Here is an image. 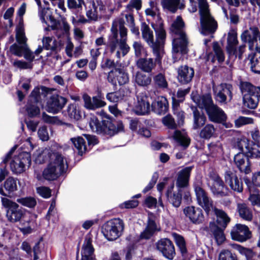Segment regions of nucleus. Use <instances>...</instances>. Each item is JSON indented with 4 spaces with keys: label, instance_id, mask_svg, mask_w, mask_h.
<instances>
[{
    "label": "nucleus",
    "instance_id": "nucleus-1",
    "mask_svg": "<svg viewBox=\"0 0 260 260\" xmlns=\"http://www.w3.org/2000/svg\"><path fill=\"white\" fill-rule=\"evenodd\" d=\"M192 99L200 108L206 110L211 121L221 123L226 120V114L221 108L213 104L210 94L202 96L199 95H193Z\"/></svg>",
    "mask_w": 260,
    "mask_h": 260
},
{
    "label": "nucleus",
    "instance_id": "nucleus-2",
    "mask_svg": "<svg viewBox=\"0 0 260 260\" xmlns=\"http://www.w3.org/2000/svg\"><path fill=\"white\" fill-rule=\"evenodd\" d=\"M184 26V22L180 16H177L171 24L170 30L175 35L173 41L174 53L186 54L187 52L188 39L183 29Z\"/></svg>",
    "mask_w": 260,
    "mask_h": 260
},
{
    "label": "nucleus",
    "instance_id": "nucleus-3",
    "mask_svg": "<svg viewBox=\"0 0 260 260\" xmlns=\"http://www.w3.org/2000/svg\"><path fill=\"white\" fill-rule=\"evenodd\" d=\"M201 32L204 35L212 34L217 28V22L212 16L207 0H199Z\"/></svg>",
    "mask_w": 260,
    "mask_h": 260
},
{
    "label": "nucleus",
    "instance_id": "nucleus-4",
    "mask_svg": "<svg viewBox=\"0 0 260 260\" xmlns=\"http://www.w3.org/2000/svg\"><path fill=\"white\" fill-rule=\"evenodd\" d=\"M124 228L123 221L119 218H115L107 221L103 225L102 233L107 240L113 241L122 235Z\"/></svg>",
    "mask_w": 260,
    "mask_h": 260
},
{
    "label": "nucleus",
    "instance_id": "nucleus-5",
    "mask_svg": "<svg viewBox=\"0 0 260 260\" xmlns=\"http://www.w3.org/2000/svg\"><path fill=\"white\" fill-rule=\"evenodd\" d=\"M1 201L3 206L7 208L6 217L9 222L12 223L20 222L24 217L25 211L19 208L17 203L3 197L1 198Z\"/></svg>",
    "mask_w": 260,
    "mask_h": 260
},
{
    "label": "nucleus",
    "instance_id": "nucleus-6",
    "mask_svg": "<svg viewBox=\"0 0 260 260\" xmlns=\"http://www.w3.org/2000/svg\"><path fill=\"white\" fill-rule=\"evenodd\" d=\"M142 36L143 39L152 48L154 55L155 56V60L159 63L160 59L163 55V49L157 43L154 42V37L152 30L145 23L142 24Z\"/></svg>",
    "mask_w": 260,
    "mask_h": 260
},
{
    "label": "nucleus",
    "instance_id": "nucleus-7",
    "mask_svg": "<svg viewBox=\"0 0 260 260\" xmlns=\"http://www.w3.org/2000/svg\"><path fill=\"white\" fill-rule=\"evenodd\" d=\"M108 46L110 52L114 53L118 59L126 55L130 50V47L125 39H119L110 37Z\"/></svg>",
    "mask_w": 260,
    "mask_h": 260
},
{
    "label": "nucleus",
    "instance_id": "nucleus-8",
    "mask_svg": "<svg viewBox=\"0 0 260 260\" xmlns=\"http://www.w3.org/2000/svg\"><path fill=\"white\" fill-rule=\"evenodd\" d=\"M30 164L31 159L29 153L23 152L13 157L10 162V168L14 173L20 174L25 170L26 167H29Z\"/></svg>",
    "mask_w": 260,
    "mask_h": 260
},
{
    "label": "nucleus",
    "instance_id": "nucleus-9",
    "mask_svg": "<svg viewBox=\"0 0 260 260\" xmlns=\"http://www.w3.org/2000/svg\"><path fill=\"white\" fill-rule=\"evenodd\" d=\"M259 31L257 27H252L245 30L241 35L243 42H248L251 50L255 49L260 52V44L258 41Z\"/></svg>",
    "mask_w": 260,
    "mask_h": 260
},
{
    "label": "nucleus",
    "instance_id": "nucleus-10",
    "mask_svg": "<svg viewBox=\"0 0 260 260\" xmlns=\"http://www.w3.org/2000/svg\"><path fill=\"white\" fill-rule=\"evenodd\" d=\"M215 99L220 103L226 104L232 99L233 87L229 84H221L216 87L213 86Z\"/></svg>",
    "mask_w": 260,
    "mask_h": 260
},
{
    "label": "nucleus",
    "instance_id": "nucleus-11",
    "mask_svg": "<svg viewBox=\"0 0 260 260\" xmlns=\"http://www.w3.org/2000/svg\"><path fill=\"white\" fill-rule=\"evenodd\" d=\"M239 149L247 154V157L252 158H260V150L258 146L252 144L249 140L246 138H242L238 143Z\"/></svg>",
    "mask_w": 260,
    "mask_h": 260
},
{
    "label": "nucleus",
    "instance_id": "nucleus-12",
    "mask_svg": "<svg viewBox=\"0 0 260 260\" xmlns=\"http://www.w3.org/2000/svg\"><path fill=\"white\" fill-rule=\"evenodd\" d=\"M108 80L114 85H122L128 83L129 76L124 69L116 68L109 73Z\"/></svg>",
    "mask_w": 260,
    "mask_h": 260
},
{
    "label": "nucleus",
    "instance_id": "nucleus-13",
    "mask_svg": "<svg viewBox=\"0 0 260 260\" xmlns=\"http://www.w3.org/2000/svg\"><path fill=\"white\" fill-rule=\"evenodd\" d=\"M194 188L198 204L207 214H209L213 209L212 201L208 197L206 192L201 186L195 184Z\"/></svg>",
    "mask_w": 260,
    "mask_h": 260
},
{
    "label": "nucleus",
    "instance_id": "nucleus-14",
    "mask_svg": "<svg viewBox=\"0 0 260 260\" xmlns=\"http://www.w3.org/2000/svg\"><path fill=\"white\" fill-rule=\"evenodd\" d=\"M156 248L167 258L172 260L175 255L174 246L167 238L161 239L156 243Z\"/></svg>",
    "mask_w": 260,
    "mask_h": 260
},
{
    "label": "nucleus",
    "instance_id": "nucleus-15",
    "mask_svg": "<svg viewBox=\"0 0 260 260\" xmlns=\"http://www.w3.org/2000/svg\"><path fill=\"white\" fill-rule=\"evenodd\" d=\"M231 235L233 240L244 242L250 238L251 233L246 225L237 224L232 230Z\"/></svg>",
    "mask_w": 260,
    "mask_h": 260
},
{
    "label": "nucleus",
    "instance_id": "nucleus-16",
    "mask_svg": "<svg viewBox=\"0 0 260 260\" xmlns=\"http://www.w3.org/2000/svg\"><path fill=\"white\" fill-rule=\"evenodd\" d=\"M67 103L66 98L58 95L50 97L47 102V111L53 114L57 113Z\"/></svg>",
    "mask_w": 260,
    "mask_h": 260
},
{
    "label": "nucleus",
    "instance_id": "nucleus-17",
    "mask_svg": "<svg viewBox=\"0 0 260 260\" xmlns=\"http://www.w3.org/2000/svg\"><path fill=\"white\" fill-rule=\"evenodd\" d=\"M183 212L185 216L193 223L200 224L204 219V217L201 209L193 206L187 207L184 208Z\"/></svg>",
    "mask_w": 260,
    "mask_h": 260
},
{
    "label": "nucleus",
    "instance_id": "nucleus-18",
    "mask_svg": "<svg viewBox=\"0 0 260 260\" xmlns=\"http://www.w3.org/2000/svg\"><path fill=\"white\" fill-rule=\"evenodd\" d=\"M192 168V167H187L178 172L176 183L177 188L179 189L185 188L188 185L190 173Z\"/></svg>",
    "mask_w": 260,
    "mask_h": 260
},
{
    "label": "nucleus",
    "instance_id": "nucleus-19",
    "mask_svg": "<svg viewBox=\"0 0 260 260\" xmlns=\"http://www.w3.org/2000/svg\"><path fill=\"white\" fill-rule=\"evenodd\" d=\"M103 134L113 136L119 132H121L123 129V124L119 122H113L110 120H104Z\"/></svg>",
    "mask_w": 260,
    "mask_h": 260
},
{
    "label": "nucleus",
    "instance_id": "nucleus-20",
    "mask_svg": "<svg viewBox=\"0 0 260 260\" xmlns=\"http://www.w3.org/2000/svg\"><path fill=\"white\" fill-rule=\"evenodd\" d=\"M225 181L232 189L237 192L243 190L242 183L239 181L236 174L231 171H227L225 174Z\"/></svg>",
    "mask_w": 260,
    "mask_h": 260
},
{
    "label": "nucleus",
    "instance_id": "nucleus-21",
    "mask_svg": "<svg viewBox=\"0 0 260 260\" xmlns=\"http://www.w3.org/2000/svg\"><path fill=\"white\" fill-rule=\"evenodd\" d=\"M50 163L54 166L56 169H59L60 172L63 173L68 168V164L66 158L61 154L55 153L50 155Z\"/></svg>",
    "mask_w": 260,
    "mask_h": 260
},
{
    "label": "nucleus",
    "instance_id": "nucleus-22",
    "mask_svg": "<svg viewBox=\"0 0 260 260\" xmlns=\"http://www.w3.org/2000/svg\"><path fill=\"white\" fill-rule=\"evenodd\" d=\"M124 20L121 19L114 20L111 29L112 35L110 37L118 38V31L119 30L120 39L127 40V29L124 27Z\"/></svg>",
    "mask_w": 260,
    "mask_h": 260
},
{
    "label": "nucleus",
    "instance_id": "nucleus-23",
    "mask_svg": "<svg viewBox=\"0 0 260 260\" xmlns=\"http://www.w3.org/2000/svg\"><path fill=\"white\" fill-rule=\"evenodd\" d=\"M194 76V70L187 66L180 67L178 70L177 78L183 84L189 82Z\"/></svg>",
    "mask_w": 260,
    "mask_h": 260
},
{
    "label": "nucleus",
    "instance_id": "nucleus-24",
    "mask_svg": "<svg viewBox=\"0 0 260 260\" xmlns=\"http://www.w3.org/2000/svg\"><path fill=\"white\" fill-rule=\"evenodd\" d=\"M83 99L84 107L88 110H94L103 107L106 105V103L98 96H93L92 98V101L94 103L93 105L91 104L90 97L87 94H83Z\"/></svg>",
    "mask_w": 260,
    "mask_h": 260
},
{
    "label": "nucleus",
    "instance_id": "nucleus-25",
    "mask_svg": "<svg viewBox=\"0 0 260 260\" xmlns=\"http://www.w3.org/2000/svg\"><path fill=\"white\" fill-rule=\"evenodd\" d=\"M234 161L239 168V170L245 174H248L250 172V168L249 162L247 156L244 155L243 153H239L234 157Z\"/></svg>",
    "mask_w": 260,
    "mask_h": 260
},
{
    "label": "nucleus",
    "instance_id": "nucleus-26",
    "mask_svg": "<svg viewBox=\"0 0 260 260\" xmlns=\"http://www.w3.org/2000/svg\"><path fill=\"white\" fill-rule=\"evenodd\" d=\"M152 109L155 113L161 115L165 114L168 109V102L164 96H158L152 103Z\"/></svg>",
    "mask_w": 260,
    "mask_h": 260
},
{
    "label": "nucleus",
    "instance_id": "nucleus-27",
    "mask_svg": "<svg viewBox=\"0 0 260 260\" xmlns=\"http://www.w3.org/2000/svg\"><path fill=\"white\" fill-rule=\"evenodd\" d=\"M149 98L146 95L138 97V102L135 106L136 112L139 115L148 113L150 111Z\"/></svg>",
    "mask_w": 260,
    "mask_h": 260
},
{
    "label": "nucleus",
    "instance_id": "nucleus-28",
    "mask_svg": "<svg viewBox=\"0 0 260 260\" xmlns=\"http://www.w3.org/2000/svg\"><path fill=\"white\" fill-rule=\"evenodd\" d=\"M81 260H94V249L90 239H86L82 246Z\"/></svg>",
    "mask_w": 260,
    "mask_h": 260
},
{
    "label": "nucleus",
    "instance_id": "nucleus-29",
    "mask_svg": "<svg viewBox=\"0 0 260 260\" xmlns=\"http://www.w3.org/2000/svg\"><path fill=\"white\" fill-rule=\"evenodd\" d=\"M174 188V184H173L167 190L166 196L170 203H171L173 206L178 207L181 203L182 195L180 189H178V192L177 193H172V190Z\"/></svg>",
    "mask_w": 260,
    "mask_h": 260
},
{
    "label": "nucleus",
    "instance_id": "nucleus-30",
    "mask_svg": "<svg viewBox=\"0 0 260 260\" xmlns=\"http://www.w3.org/2000/svg\"><path fill=\"white\" fill-rule=\"evenodd\" d=\"M170 138L173 139L185 147H188L190 142V140L187 134L184 132L178 130L174 131L172 135L170 136Z\"/></svg>",
    "mask_w": 260,
    "mask_h": 260
},
{
    "label": "nucleus",
    "instance_id": "nucleus-31",
    "mask_svg": "<svg viewBox=\"0 0 260 260\" xmlns=\"http://www.w3.org/2000/svg\"><path fill=\"white\" fill-rule=\"evenodd\" d=\"M240 89L243 96L260 94V86H254L247 82H241Z\"/></svg>",
    "mask_w": 260,
    "mask_h": 260
},
{
    "label": "nucleus",
    "instance_id": "nucleus-32",
    "mask_svg": "<svg viewBox=\"0 0 260 260\" xmlns=\"http://www.w3.org/2000/svg\"><path fill=\"white\" fill-rule=\"evenodd\" d=\"M213 181L211 189L214 194L222 196L224 194V190L225 189L223 182L216 174H214L212 177Z\"/></svg>",
    "mask_w": 260,
    "mask_h": 260
},
{
    "label": "nucleus",
    "instance_id": "nucleus-33",
    "mask_svg": "<svg viewBox=\"0 0 260 260\" xmlns=\"http://www.w3.org/2000/svg\"><path fill=\"white\" fill-rule=\"evenodd\" d=\"M227 50L229 54L236 53V46L238 43L237 35L236 31L231 29L228 33V36Z\"/></svg>",
    "mask_w": 260,
    "mask_h": 260
},
{
    "label": "nucleus",
    "instance_id": "nucleus-34",
    "mask_svg": "<svg viewBox=\"0 0 260 260\" xmlns=\"http://www.w3.org/2000/svg\"><path fill=\"white\" fill-rule=\"evenodd\" d=\"M159 230V228L157 226L155 222L151 219H149L145 230L141 234V238L148 239L152 236L155 232Z\"/></svg>",
    "mask_w": 260,
    "mask_h": 260
},
{
    "label": "nucleus",
    "instance_id": "nucleus-35",
    "mask_svg": "<svg viewBox=\"0 0 260 260\" xmlns=\"http://www.w3.org/2000/svg\"><path fill=\"white\" fill-rule=\"evenodd\" d=\"M151 26L155 30L156 35L157 42L155 43H157L158 45L162 49L161 45L163 43L166 37V34L163 27V24L161 22L159 23L158 24L152 23Z\"/></svg>",
    "mask_w": 260,
    "mask_h": 260
},
{
    "label": "nucleus",
    "instance_id": "nucleus-36",
    "mask_svg": "<svg viewBox=\"0 0 260 260\" xmlns=\"http://www.w3.org/2000/svg\"><path fill=\"white\" fill-rule=\"evenodd\" d=\"M61 174L59 169H56L54 166L49 164L48 167L44 170L43 176L46 180H53L57 179Z\"/></svg>",
    "mask_w": 260,
    "mask_h": 260
},
{
    "label": "nucleus",
    "instance_id": "nucleus-37",
    "mask_svg": "<svg viewBox=\"0 0 260 260\" xmlns=\"http://www.w3.org/2000/svg\"><path fill=\"white\" fill-rule=\"evenodd\" d=\"M137 64L139 69L146 72H150L155 66L152 58H140Z\"/></svg>",
    "mask_w": 260,
    "mask_h": 260
},
{
    "label": "nucleus",
    "instance_id": "nucleus-38",
    "mask_svg": "<svg viewBox=\"0 0 260 260\" xmlns=\"http://www.w3.org/2000/svg\"><path fill=\"white\" fill-rule=\"evenodd\" d=\"M161 3L164 8L173 12H175L178 7L180 9L184 8V4H180V0H161Z\"/></svg>",
    "mask_w": 260,
    "mask_h": 260
},
{
    "label": "nucleus",
    "instance_id": "nucleus-39",
    "mask_svg": "<svg viewBox=\"0 0 260 260\" xmlns=\"http://www.w3.org/2000/svg\"><path fill=\"white\" fill-rule=\"evenodd\" d=\"M259 95V94L243 96V104L244 106L250 109H255L258 105Z\"/></svg>",
    "mask_w": 260,
    "mask_h": 260
},
{
    "label": "nucleus",
    "instance_id": "nucleus-40",
    "mask_svg": "<svg viewBox=\"0 0 260 260\" xmlns=\"http://www.w3.org/2000/svg\"><path fill=\"white\" fill-rule=\"evenodd\" d=\"M215 214L217 217V221L218 224L224 228H225L230 221V218L227 215V214L222 210L217 209L213 207V209Z\"/></svg>",
    "mask_w": 260,
    "mask_h": 260
},
{
    "label": "nucleus",
    "instance_id": "nucleus-41",
    "mask_svg": "<svg viewBox=\"0 0 260 260\" xmlns=\"http://www.w3.org/2000/svg\"><path fill=\"white\" fill-rule=\"evenodd\" d=\"M193 128L197 129L204 125L206 121V118L204 115L200 113L197 110L193 111Z\"/></svg>",
    "mask_w": 260,
    "mask_h": 260
},
{
    "label": "nucleus",
    "instance_id": "nucleus-42",
    "mask_svg": "<svg viewBox=\"0 0 260 260\" xmlns=\"http://www.w3.org/2000/svg\"><path fill=\"white\" fill-rule=\"evenodd\" d=\"M238 210L239 215L241 218L247 221H251L252 220V212L251 210L247 207L246 204H238Z\"/></svg>",
    "mask_w": 260,
    "mask_h": 260
},
{
    "label": "nucleus",
    "instance_id": "nucleus-43",
    "mask_svg": "<svg viewBox=\"0 0 260 260\" xmlns=\"http://www.w3.org/2000/svg\"><path fill=\"white\" fill-rule=\"evenodd\" d=\"M17 179L12 177H8L5 181L4 187L9 194L17 190Z\"/></svg>",
    "mask_w": 260,
    "mask_h": 260
},
{
    "label": "nucleus",
    "instance_id": "nucleus-44",
    "mask_svg": "<svg viewBox=\"0 0 260 260\" xmlns=\"http://www.w3.org/2000/svg\"><path fill=\"white\" fill-rule=\"evenodd\" d=\"M67 111L69 117L71 119L78 120L81 117L79 107L75 103L70 104L68 107Z\"/></svg>",
    "mask_w": 260,
    "mask_h": 260
},
{
    "label": "nucleus",
    "instance_id": "nucleus-45",
    "mask_svg": "<svg viewBox=\"0 0 260 260\" xmlns=\"http://www.w3.org/2000/svg\"><path fill=\"white\" fill-rule=\"evenodd\" d=\"M172 236L181 254L183 256L185 255L187 253V248L184 238L176 233L172 234Z\"/></svg>",
    "mask_w": 260,
    "mask_h": 260
},
{
    "label": "nucleus",
    "instance_id": "nucleus-46",
    "mask_svg": "<svg viewBox=\"0 0 260 260\" xmlns=\"http://www.w3.org/2000/svg\"><path fill=\"white\" fill-rule=\"evenodd\" d=\"M135 81L139 85L145 86L151 83V78L144 73L137 72L135 76Z\"/></svg>",
    "mask_w": 260,
    "mask_h": 260
},
{
    "label": "nucleus",
    "instance_id": "nucleus-47",
    "mask_svg": "<svg viewBox=\"0 0 260 260\" xmlns=\"http://www.w3.org/2000/svg\"><path fill=\"white\" fill-rule=\"evenodd\" d=\"M71 141L74 146L78 151V153L82 155L86 150L85 142L84 140L80 137L71 139Z\"/></svg>",
    "mask_w": 260,
    "mask_h": 260
},
{
    "label": "nucleus",
    "instance_id": "nucleus-48",
    "mask_svg": "<svg viewBox=\"0 0 260 260\" xmlns=\"http://www.w3.org/2000/svg\"><path fill=\"white\" fill-rule=\"evenodd\" d=\"M89 126L92 132L102 133L103 132L104 120L101 122L94 116L90 118Z\"/></svg>",
    "mask_w": 260,
    "mask_h": 260
},
{
    "label": "nucleus",
    "instance_id": "nucleus-49",
    "mask_svg": "<svg viewBox=\"0 0 260 260\" xmlns=\"http://www.w3.org/2000/svg\"><path fill=\"white\" fill-rule=\"evenodd\" d=\"M123 90L122 89H120L116 92L108 93L106 95L107 99L113 103L121 101L123 99Z\"/></svg>",
    "mask_w": 260,
    "mask_h": 260
},
{
    "label": "nucleus",
    "instance_id": "nucleus-50",
    "mask_svg": "<svg viewBox=\"0 0 260 260\" xmlns=\"http://www.w3.org/2000/svg\"><path fill=\"white\" fill-rule=\"evenodd\" d=\"M67 7L70 10H81L85 6L84 0H67Z\"/></svg>",
    "mask_w": 260,
    "mask_h": 260
},
{
    "label": "nucleus",
    "instance_id": "nucleus-51",
    "mask_svg": "<svg viewBox=\"0 0 260 260\" xmlns=\"http://www.w3.org/2000/svg\"><path fill=\"white\" fill-rule=\"evenodd\" d=\"M90 6L92 10H94L100 16H102L105 13V6L101 0L93 1Z\"/></svg>",
    "mask_w": 260,
    "mask_h": 260
},
{
    "label": "nucleus",
    "instance_id": "nucleus-52",
    "mask_svg": "<svg viewBox=\"0 0 260 260\" xmlns=\"http://www.w3.org/2000/svg\"><path fill=\"white\" fill-rule=\"evenodd\" d=\"M215 128L212 124H207L200 132V136L204 139H209L214 134Z\"/></svg>",
    "mask_w": 260,
    "mask_h": 260
},
{
    "label": "nucleus",
    "instance_id": "nucleus-53",
    "mask_svg": "<svg viewBox=\"0 0 260 260\" xmlns=\"http://www.w3.org/2000/svg\"><path fill=\"white\" fill-rule=\"evenodd\" d=\"M155 85L160 88H166L168 87V82L164 74L159 73L154 77Z\"/></svg>",
    "mask_w": 260,
    "mask_h": 260
},
{
    "label": "nucleus",
    "instance_id": "nucleus-54",
    "mask_svg": "<svg viewBox=\"0 0 260 260\" xmlns=\"http://www.w3.org/2000/svg\"><path fill=\"white\" fill-rule=\"evenodd\" d=\"M17 202L28 208H33L37 204L36 199L31 197L17 199Z\"/></svg>",
    "mask_w": 260,
    "mask_h": 260
},
{
    "label": "nucleus",
    "instance_id": "nucleus-55",
    "mask_svg": "<svg viewBox=\"0 0 260 260\" xmlns=\"http://www.w3.org/2000/svg\"><path fill=\"white\" fill-rule=\"evenodd\" d=\"M250 64L252 72L260 74V54H255L253 56L250 60Z\"/></svg>",
    "mask_w": 260,
    "mask_h": 260
},
{
    "label": "nucleus",
    "instance_id": "nucleus-56",
    "mask_svg": "<svg viewBox=\"0 0 260 260\" xmlns=\"http://www.w3.org/2000/svg\"><path fill=\"white\" fill-rule=\"evenodd\" d=\"M218 260H238L237 255L229 250L223 249L218 255Z\"/></svg>",
    "mask_w": 260,
    "mask_h": 260
},
{
    "label": "nucleus",
    "instance_id": "nucleus-57",
    "mask_svg": "<svg viewBox=\"0 0 260 260\" xmlns=\"http://www.w3.org/2000/svg\"><path fill=\"white\" fill-rule=\"evenodd\" d=\"M26 46L27 45H22V46H19L14 44L11 46L10 51L14 55L18 56H21L24 51V48L25 49Z\"/></svg>",
    "mask_w": 260,
    "mask_h": 260
},
{
    "label": "nucleus",
    "instance_id": "nucleus-58",
    "mask_svg": "<svg viewBox=\"0 0 260 260\" xmlns=\"http://www.w3.org/2000/svg\"><path fill=\"white\" fill-rule=\"evenodd\" d=\"M253 123V119L250 117L241 116L235 121V125L237 127H240L244 125L252 124Z\"/></svg>",
    "mask_w": 260,
    "mask_h": 260
},
{
    "label": "nucleus",
    "instance_id": "nucleus-59",
    "mask_svg": "<svg viewBox=\"0 0 260 260\" xmlns=\"http://www.w3.org/2000/svg\"><path fill=\"white\" fill-rule=\"evenodd\" d=\"M213 48L218 61H223L224 60V55L218 43L215 42L213 43Z\"/></svg>",
    "mask_w": 260,
    "mask_h": 260
},
{
    "label": "nucleus",
    "instance_id": "nucleus-60",
    "mask_svg": "<svg viewBox=\"0 0 260 260\" xmlns=\"http://www.w3.org/2000/svg\"><path fill=\"white\" fill-rule=\"evenodd\" d=\"M164 124L170 129H175L176 127V124L174 118L171 115H167L162 118Z\"/></svg>",
    "mask_w": 260,
    "mask_h": 260
},
{
    "label": "nucleus",
    "instance_id": "nucleus-61",
    "mask_svg": "<svg viewBox=\"0 0 260 260\" xmlns=\"http://www.w3.org/2000/svg\"><path fill=\"white\" fill-rule=\"evenodd\" d=\"M16 40L19 44L26 45L27 39L25 36L24 30L22 27H19L17 29Z\"/></svg>",
    "mask_w": 260,
    "mask_h": 260
},
{
    "label": "nucleus",
    "instance_id": "nucleus-62",
    "mask_svg": "<svg viewBox=\"0 0 260 260\" xmlns=\"http://www.w3.org/2000/svg\"><path fill=\"white\" fill-rule=\"evenodd\" d=\"M37 192L44 198H48L51 196V189L48 187L40 186L36 189Z\"/></svg>",
    "mask_w": 260,
    "mask_h": 260
},
{
    "label": "nucleus",
    "instance_id": "nucleus-63",
    "mask_svg": "<svg viewBox=\"0 0 260 260\" xmlns=\"http://www.w3.org/2000/svg\"><path fill=\"white\" fill-rule=\"evenodd\" d=\"M49 10L48 9L44 8L40 12V17L43 22L46 23L48 19L51 21L54 20L53 17L49 13Z\"/></svg>",
    "mask_w": 260,
    "mask_h": 260
},
{
    "label": "nucleus",
    "instance_id": "nucleus-64",
    "mask_svg": "<svg viewBox=\"0 0 260 260\" xmlns=\"http://www.w3.org/2000/svg\"><path fill=\"white\" fill-rule=\"evenodd\" d=\"M86 15L90 21H96L99 18L101 17L94 10H92L90 6L86 12Z\"/></svg>",
    "mask_w": 260,
    "mask_h": 260
}]
</instances>
